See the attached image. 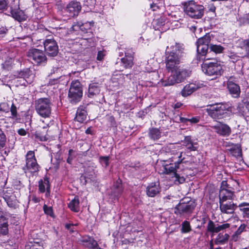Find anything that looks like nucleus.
I'll return each instance as SVG.
<instances>
[{"label":"nucleus","mask_w":249,"mask_h":249,"mask_svg":"<svg viewBox=\"0 0 249 249\" xmlns=\"http://www.w3.org/2000/svg\"><path fill=\"white\" fill-rule=\"evenodd\" d=\"M168 72L171 73L168 77L161 79L160 81L161 85L164 87L173 86L176 84L183 82L187 78L190 76L191 71L189 69L180 66Z\"/></svg>","instance_id":"1"},{"label":"nucleus","mask_w":249,"mask_h":249,"mask_svg":"<svg viewBox=\"0 0 249 249\" xmlns=\"http://www.w3.org/2000/svg\"><path fill=\"white\" fill-rule=\"evenodd\" d=\"M182 154V152L179 153L177 157L178 160L177 161H175L174 164L169 162L174 161V160L176 159L175 157L169 158V160H164L163 163L164 172L171 176L175 184L177 185L183 183L185 180V178L178 174L177 171V169L178 168L179 164L183 162V159H181Z\"/></svg>","instance_id":"2"},{"label":"nucleus","mask_w":249,"mask_h":249,"mask_svg":"<svg viewBox=\"0 0 249 249\" xmlns=\"http://www.w3.org/2000/svg\"><path fill=\"white\" fill-rule=\"evenodd\" d=\"M40 166L37 163L33 151H29L26 155V165L23 170L26 176L31 178L36 176L39 171Z\"/></svg>","instance_id":"3"},{"label":"nucleus","mask_w":249,"mask_h":249,"mask_svg":"<svg viewBox=\"0 0 249 249\" xmlns=\"http://www.w3.org/2000/svg\"><path fill=\"white\" fill-rule=\"evenodd\" d=\"M210 108L206 109L209 115L214 119L223 118L229 111L230 107L226 103H219L209 105Z\"/></svg>","instance_id":"4"},{"label":"nucleus","mask_w":249,"mask_h":249,"mask_svg":"<svg viewBox=\"0 0 249 249\" xmlns=\"http://www.w3.org/2000/svg\"><path fill=\"white\" fill-rule=\"evenodd\" d=\"M183 9L185 13L191 18L199 19L204 14L203 6L196 4L194 0L185 2Z\"/></svg>","instance_id":"5"},{"label":"nucleus","mask_w":249,"mask_h":249,"mask_svg":"<svg viewBox=\"0 0 249 249\" xmlns=\"http://www.w3.org/2000/svg\"><path fill=\"white\" fill-rule=\"evenodd\" d=\"M196 207V203L194 200L189 197L184 198L176 206L175 213L180 215L189 214L193 213Z\"/></svg>","instance_id":"6"},{"label":"nucleus","mask_w":249,"mask_h":249,"mask_svg":"<svg viewBox=\"0 0 249 249\" xmlns=\"http://www.w3.org/2000/svg\"><path fill=\"white\" fill-rule=\"evenodd\" d=\"M52 103L47 98H41L35 101V108L37 113L43 118L50 116L52 110Z\"/></svg>","instance_id":"7"},{"label":"nucleus","mask_w":249,"mask_h":249,"mask_svg":"<svg viewBox=\"0 0 249 249\" xmlns=\"http://www.w3.org/2000/svg\"><path fill=\"white\" fill-rule=\"evenodd\" d=\"M82 96L83 90L80 82L78 80L73 81L68 93L69 101L72 104H76L81 100Z\"/></svg>","instance_id":"8"},{"label":"nucleus","mask_w":249,"mask_h":249,"mask_svg":"<svg viewBox=\"0 0 249 249\" xmlns=\"http://www.w3.org/2000/svg\"><path fill=\"white\" fill-rule=\"evenodd\" d=\"M202 71L208 75L218 76L221 74L222 67L219 62L213 60L210 62H204L201 65Z\"/></svg>","instance_id":"9"},{"label":"nucleus","mask_w":249,"mask_h":249,"mask_svg":"<svg viewBox=\"0 0 249 249\" xmlns=\"http://www.w3.org/2000/svg\"><path fill=\"white\" fill-rule=\"evenodd\" d=\"M181 55L176 52H170L166 54V69L168 71L179 67L180 63Z\"/></svg>","instance_id":"10"},{"label":"nucleus","mask_w":249,"mask_h":249,"mask_svg":"<svg viewBox=\"0 0 249 249\" xmlns=\"http://www.w3.org/2000/svg\"><path fill=\"white\" fill-rule=\"evenodd\" d=\"M27 55L32 60V63L36 65L41 64L47 61V58L44 52L40 50L33 48L29 50Z\"/></svg>","instance_id":"11"},{"label":"nucleus","mask_w":249,"mask_h":249,"mask_svg":"<svg viewBox=\"0 0 249 249\" xmlns=\"http://www.w3.org/2000/svg\"><path fill=\"white\" fill-rule=\"evenodd\" d=\"M44 47L47 55L51 57L56 56L58 53V46L53 39H47L44 41Z\"/></svg>","instance_id":"12"},{"label":"nucleus","mask_w":249,"mask_h":249,"mask_svg":"<svg viewBox=\"0 0 249 249\" xmlns=\"http://www.w3.org/2000/svg\"><path fill=\"white\" fill-rule=\"evenodd\" d=\"M123 192L124 188L122 180L118 178L114 182L111 188V191L109 194L110 198L112 200H118L123 194Z\"/></svg>","instance_id":"13"},{"label":"nucleus","mask_w":249,"mask_h":249,"mask_svg":"<svg viewBox=\"0 0 249 249\" xmlns=\"http://www.w3.org/2000/svg\"><path fill=\"white\" fill-rule=\"evenodd\" d=\"M81 10L80 3L74 0L70 2L65 9V11L68 14V16L71 17L77 16Z\"/></svg>","instance_id":"14"},{"label":"nucleus","mask_w":249,"mask_h":249,"mask_svg":"<svg viewBox=\"0 0 249 249\" xmlns=\"http://www.w3.org/2000/svg\"><path fill=\"white\" fill-rule=\"evenodd\" d=\"M219 208L222 213L226 214H233L237 208L236 204L232 201L226 202V201H219Z\"/></svg>","instance_id":"15"},{"label":"nucleus","mask_w":249,"mask_h":249,"mask_svg":"<svg viewBox=\"0 0 249 249\" xmlns=\"http://www.w3.org/2000/svg\"><path fill=\"white\" fill-rule=\"evenodd\" d=\"M230 226L231 225L229 223H225L220 225H217L216 226L213 221L210 220L207 224V230L208 232L213 233H218L221 231L229 229L230 227Z\"/></svg>","instance_id":"16"},{"label":"nucleus","mask_w":249,"mask_h":249,"mask_svg":"<svg viewBox=\"0 0 249 249\" xmlns=\"http://www.w3.org/2000/svg\"><path fill=\"white\" fill-rule=\"evenodd\" d=\"M212 127L215 130L217 134L223 136H229L231 132V129L228 125L220 122L212 126Z\"/></svg>","instance_id":"17"},{"label":"nucleus","mask_w":249,"mask_h":249,"mask_svg":"<svg viewBox=\"0 0 249 249\" xmlns=\"http://www.w3.org/2000/svg\"><path fill=\"white\" fill-rule=\"evenodd\" d=\"M160 192L159 182H152L146 188V194L149 197H154Z\"/></svg>","instance_id":"18"},{"label":"nucleus","mask_w":249,"mask_h":249,"mask_svg":"<svg viewBox=\"0 0 249 249\" xmlns=\"http://www.w3.org/2000/svg\"><path fill=\"white\" fill-rule=\"evenodd\" d=\"M16 7H14L13 5H11V14L12 17L17 21L21 22L25 20L27 17L24 14V12L20 10L16 9Z\"/></svg>","instance_id":"19"},{"label":"nucleus","mask_w":249,"mask_h":249,"mask_svg":"<svg viewBox=\"0 0 249 249\" xmlns=\"http://www.w3.org/2000/svg\"><path fill=\"white\" fill-rule=\"evenodd\" d=\"M81 242L84 246L89 249H102L99 247L97 242L91 237L86 236L83 237Z\"/></svg>","instance_id":"20"},{"label":"nucleus","mask_w":249,"mask_h":249,"mask_svg":"<svg viewBox=\"0 0 249 249\" xmlns=\"http://www.w3.org/2000/svg\"><path fill=\"white\" fill-rule=\"evenodd\" d=\"M227 87L230 93L234 98H238L240 94V88L239 85L232 81H229Z\"/></svg>","instance_id":"21"},{"label":"nucleus","mask_w":249,"mask_h":249,"mask_svg":"<svg viewBox=\"0 0 249 249\" xmlns=\"http://www.w3.org/2000/svg\"><path fill=\"white\" fill-rule=\"evenodd\" d=\"M86 107L80 106L77 109L75 120L80 123H83L87 119V112Z\"/></svg>","instance_id":"22"},{"label":"nucleus","mask_w":249,"mask_h":249,"mask_svg":"<svg viewBox=\"0 0 249 249\" xmlns=\"http://www.w3.org/2000/svg\"><path fill=\"white\" fill-rule=\"evenodd\" d=\"M25 249H44L43 242L39 239H32L27 243Z\"/></svg>","instance_id":"23"},{"label":"nucleus","mask_w":249,"mask_h":249,"mask_svg":"<svg viewBox=\"0 0 249 249\" xmlns=\"http://www.w3.org/2000/svg\"><path fill=\"white\" fill-rule=\"evenodd\" d=\"M234 196V192L230 189L220 190L219 201H226L227 200H233Z\"/></svg>","instance_id":"24"},{"label":"nucleus","mask_w":249,"mask_h":249,"mask_svg":"<svg viewBox=\"0 0 249 249\" xmlns=\"http://www.w3.org/2000/svg\"><path fill=\"white\" fill-rule=\"evenodd\" d=\"M197 88V86L194 83L187 84L181 91L180 94L183 97H187L192 94Z\"/></svg>","instance_id":"25"},{"label":"nucleus","mask_w":249,"mask_h":249,"mask_svg":"<svg viewBox=\"0 0 249 249\" xmlns=\"http://www.w3.org/2000/svg\"><path fill=\"white\" fill-rule=\"evenodd\" d=\"M100 85L98 83H92L89 85L88 94L89 97L92 98L100 93Z\"/></svg>","instance_id":"26"},{"label":"nucleus","mask_w":249,"mask_h":249,"mask_svg":"<svg viewBox=\"0 0 249 249\" xmlns=\"http://www.w3.org/2000/svg\"><path fill=\"white\" fill-rule=\"evenodd\" d=\"M229 237L227 233H219L215 239L214 243L216 245H224L228 242Z\"/></svg>","instance_id":"27"},{"label":"nucleus","mask_w":249,"mask_h":249,"mask_svg":"<svg viewBox=\"0 0 249 249\" xmlns=\"http://www.w3.org/2000/svg\"><path fill=\"white\" fill-rule=\"evenodd\" d=\"M39 190L40 192L44 193L46 189L47 193H50V184L49 179L47 178L41 179L38 182Z\"/></svg>","instance_id":"28"},{"label":"nucleus","mask_w":249,"mask_h":249,"mask_svg":"<svg viewBox=\"0 0 249 249\" xmlns=\"http://www.w3.org/2000/svg\"><path fill=\"white\" fill-rule=\"evenodd\" d=\"M210 49L209 45H197V52L198 53L201 54L202 56H204V59L210 60L211 58L208 56L207 53Z\"/></svg>","instance_id":"29"},{"label":"nucleus","mask_w":249,"mask_h":249,"mask_svg":"<svg viewBox=\"0 0 249 249\" xmlns=\"http://www.w3.org/2000/svg\"><path fill=\"white\" fill-rule=\"evenodd\" d=\"M244 218L249 219V203L243 202L238 205Z\"/></svg>","instance_id":"30"},{"label":"nucleus","mask_w":249,"mask_h":249,"mask_svg":"<svg viewBox=\"0 0 249 249\" xmlns=\"http://www.w3.org/2000/svg\"><path fill=\"white\" fill-rule=\"evenodd\" d=\"M161 132L158 128H151L148 132L149 137L153 140H159L161 137Z\"/></svg>","instance_id":"31"},{"label":"nucleus","mask_w":249,"mask_h":249,"mask_svg":"<svg viewBox=\"0 0 249 249\" xmlns=\"http://www.w3.org/2000/svg\"><path fill=\"white\" fill-rule=\"evenodd\" d=\"M69 208L72 211L78 212L79 211V200L78 196H76L71 200L68 205Z\"/></svg>","instance_id":"32"},{"label":"nucleus","mask_w":249,"mask_h":249,"mask_svg":"<svg viewBox=\"0 0 249 249\" xmlns=\"http://www.w3.org/2000/svg\"><path fill=\"white\" fill-rule=\"evenodd\" d=\"M121 62L125 69L131 68L133 65V56L131 54L126 58H121Z\"/></svg>","instance_id":"33"},{"label":"nucleus","mask_w":249,"mask_h":249,"mask_svg":"<svg viewBox=\"0 0 249 249\" xmlns=\"http://www.w3.org/2000/svg\"><path fill=\"white\" fill-rule=\"evenodd\" d=\"M170 48L172 49L171 52H176L177 53L180 54L181 56H182V53H183L184 51L183 45L182 44L176 43L175 45L171 46Z\"/></svg>","instance_id":"34"},{"label":"nucleus","mask_w":249,"mask_h":249,"mask_svg":"<svg viewBox=\"0 0 249 249\" xmlns=\"http://www.w3.org/2000/svg\"><path fill=\"white\" fill-rule=\"evenodd\" d=\"M3 198L9 207H13L15 206L16 199L13 195H4Z\"/></svg>","instance_id":"35"},{"label":"nucleus","mask_w":249,"mask_h":249,"mask_svg":"<svg viewBox=\"0 0 249 249\" xmlns=\"http://www.w3.org/2000/svg\"><path fill=\"white\" fill-rule=\"evenodd\" d=\"M211 40L209 35H205V36L199 38L197 41V45H209Z\"/></svg>","instance_id":"36"},{"label":"nucleus","mask_w":249,"mask_h":249,"mask_svg":"<svg viewBox=\"0 0 249 249\" xmlns=\"http://www.w3.org/2000/svg\"><path fill=\"white\" fill-rule=\"evenodd\" d=\"M192 230L190 222L187 221H184L181 224V232L182 233H188Z\"/></svg>","instance_id":"37"},{"label":"nucleus","mask_w":249,"mask_h":249,"mask_svg":"<svg viewBox=\"0 0 249 249\" xmlns=\"http://www.w3.org/2000/svg\"><path fill=\"white\" fill-rule=\"evenodd\" d=\"M246 227L247 225L245 224H241L238 228L237 230L235 232L234 234L233 235L232 238L234 240H236L238 236L245 231Z\"/></svg>","instance_id":"38"},{"label":"nucleus","mask_w":249,"mask_h":249,"mask_svg":"<svg viewBox=\"0 0 249 249\" xmlns=\"http://www.w3.org/2000/svg\"><path fill=\"white\" fill-rule=\"evenodd\" d=\"M224 49L221 45L211 44L210 46V51L209 53H210L211 52H214L216 53H221L223 52Z\"/></svg>","instance_id":"39"},{"label":"nucleus","mask_w":249,"mask_h":249,"mask_svg":"<svg viewBox=\"0 0 249 249\" xmlns=\"http://www.w3.org/2000/svg\"><path fill=\"white\" fill-rule=\"evenodd\" d=\"M163 149L166 152L171 153V154L174 155L177 154L176 150H175V146L173 144L170 143L168 145L164 146Z\"/></svg>","instance_id":"40"},{"label":"nucleus","mask_w":249,"mask_h":249,"mask_svg":"<svg viewBox=\"0 0 249 249\" xmlns=\"http://www.w3.org/2000/svg\"><path fill=\"white\" fill-rule=\"evenodd\" d=\"M8 222L0 223V233L6 235L8 232Z\"/></svg>","instance_id":"41"},{"label":"nucleus","mask_w":249,"mask_h":249,"mask_svg":"<svg viewBox=\"0 0 249 249\" xmlns=\"http://www.w3.org/2000/svg\"><path fill=\"white\" fill-rule=\"evenodd\" d=\"M242 42L243 48L245 51V56L249 57V38L243 40Z\"/></svg>","instance_id":"42"},{"label":"nucleus","mask_w":249,"mask_h":249,"mask_svg":"<svg viewBox=\"0 0 249 249\" xmlns=\"http://www.w3.org/2000/svg\"><path fill=\"white\" fill-rule=\"evenodd\" d=\"M6 137L3 132L0 130V149L3 148L6 143Z\"/></svg>","instance_id":"43"},{"label":"nucleus","mask_w":249,"mask_h":249,"mask_svg":"<svg viewBox=\"0 0 249 249\" xmlns=\"http://www.w3.org/2000/svg\"><path fill=\"white\" fill-rule=\"evenodd\" d=\"M8 3L6 0H0V13L3 12L7 9Z\"/></svg>","instance_id":"44"},{"label":"nucleus","mask_w":249,"mask_h":249,"mask_svg":"<svg viewBox=\"0 0 249 249\" xmlns=\"http://www.w3.org/2000/svg\"><path fill=\"white\" fill-rule=\"evenodd\" d=\"M100 161L103 165L107 167L108 165V157H101L100 158Z\"/></svg>","instance_id":"45"},{"label":"nucleus","mask_w":249,"mask_h":249,"mask_svg":"<svg viewBox=\"0 0 249 249\" xmlns=\"http://www.w3.org/2000/svg\"><path fill=\"white\" fill-rule=\"evenodd\" d=\"M77 225V224L74 225L73 224L69 223V224H66L65 226V228L67 229V230H69L70 232H73L75 231H76L74 227Z\"/></svg>","instance_id":"46"},{"label":"nucleus","mask_w":249,"mask_h":249,"mask_svg":"<svg viewBox=\"0 0 249 249\" xmlns=\"http://www.w3.org/2000/svg\"><path fill=\"white\" fill-rule=\"evenodd\" d=\"M197 145V143H194L193 142L189 143V144H185V146L187 147V148L191 150V151H196L197 149V147L196 146Z\"/></svg>","instance_id":"47"},{"label":"nucleus","mask_w":249,"mask_h":249,"mask_svg":"<svg viewBox=\"0 0 249 249\" xmlns=\"http://www.w3.org/2000/svg\"><path fill=\"white\" fill-rule=\"evenodd\" d=\"M8 222L7 219L6 218L4 213L0 209V223Z\"/></svg>","instance_id":"48"},{"label":"nucleus","mask_w":249,"mask_h":249,"mask_svg":"<svg viewBox=\"0 0 249 249\" xmlns=\"http://www.w3.org/2000/svg\"><path fill=\"white\" fill-rule=\"evenodd\" d=\"M230 187L229 185L227 183V182L226 181H222L221 183V186H220V190H225L227 189H229Z\"/></svg>","instance_id":"49"},{"label":"nucleus","mask_w":249,"mask_h":249,"mask_svg":"<svg viewBox=\"0 0 249 249\" xmlns=\"http://www.w3.org/2000/svg\"><path fill=\"white\" fill-rule=\"evenodd\" d=\"M10 110L12 115L13 116H16L17 115V108L13 104L11 106Z\"/></svg>","instance_id":"50"},{"label":"nucleus","mask_w":249,"mask_h":249,"mask_svg":"<svg viewBox=\"0 0 249 249\" xmlns=\"http://www.w3.org/2000/svg\"><path fill=\"white\" fill-rule=\"evenodd\" d=\"M185 120L187 121H189L192 123H198L199 121L198 118L197 117H193L191 119H184Z\"/></svg>","instance_id":"51"},{"label":"nucleus","mask_w":249,"mask_h":249,"mask_svg":"<svg viewBox=\"0 0 249 249\" xmlns=\"http://www.w3.org/2000/svg\"><path fill=\"white\" fill-rule=\"evenodd\" d=\"M184 142V143H185V144H189V143L193 142L192 141L191 136L185 137Z\"/></svg>","instance_id":"52"},{"label":"nucleus","mask_w":249,"mask_h":249,"mask_svg":"<svg viewBox=\"0 0 249 249\" xmlns=\"http://www.w3.org/2000/svg\"><path fill=\"white\" fill-rule=\"evenodd\" d=\"M157 24L160 26L163 25L164 24V22H165V20H164V18H160L157 19Z\"/></svg>","instance_id":"53"},{"label":"nucleus","mask_w":249,"mask_h":249,"mask_svg":"<svg viewBox=\"0 0 249 249\" xmlns=\"http://www.w3.org/2000/svg\"><path fill=\"white\" fill-rule=\"evenodd\" d=\"M103 56H104V55H103V52H101V51H99L98 53V55H97V59L98 60H101L103 58Z\"/></svg>","instance_id":"54"},{"label":"nucleus","mask_w":249,"mask_h":249,"mask_svg":"<svg viewBox=\"0 0 249 249\" xmlns=\"http://www.w3.org/2000/svg\"><path fill=\"white\" fill-rule=\"evenodd\" d=\"M7 29L4 27H0V35H3L6 33Z\"/></svg>","instance_id":"55"},{"label":"nucleus","mask_w":249,"mask_h":249,"mask_svg":"<svg viewBox=\"0 0 249 249\" xmlns=\"http://www.w3.org/2000/svg\"><path fill=\"white\" fill-rule=\"evenodd\" d=\"M93 178L94 177L93 175L91 174L90 175H88L86 173V176L84 177V178L85 179V183L87 182L86 180L87 178H89V179H92V178Z\"/></svg>","instance_id":"56"},{"label":"nucleus","mask_w":249,"mask_h":249,"mask_svg":"<svg viewBox=\"0 0 249 249\" xmlns=\"http://www.w3.org/2000/svg\"><path fill=\"white\" fill-rule=\"evenodd\" d=\"M18 133L19 135L21 136H24L26 134V131L23 129H20L18 131Z\"/></svg>","instance_id":"57"},{"label":"nucleus","mask_w":249,"mask_h":249,"mask_svg":"<svg viewBox=\"0 0 249 249\" xmlns=\"http://www.w3.org/2000/svg\"><path fill=\"white\" fill-rule=\"evenodd\" d=\"M73 157L71 156H69L68 158L67 159V162L68 163L71 164L72 162V160H73Z\"/></svg>","instance_id":"58"},{"label":"nucleus","mask_w":249,"mask_h":249,"mask_svg":"<svg viewBox=\"0 0 249 249\" xmlns=\"http://www.w3.org/2000/svg\"><path fill=\"white\" fill-rule=\"evenodd\" d=\"M245 107L247 109L248 111L249 112V102H246L245 103Z\"/></svg>","instance_id":"59"},{"label":"nucleus","mask_w":249,"mask_h":249,"mask_svg":"<svg viewBox=\"0 0 249 249\" xmlns=\"http://www.w3.org/2000/svg\"><path fill=\"white\" fill-rule=\"evenodd\" d=\"M92 133V131H91V129L90 128H88L86 130V134H91Z\"/></svg>","instance_id":"60"},{"label":"nucleus","mask_w":249,"mask_h":249,"mask_svg":"<svg viewBox=\"0 0 249 249\" xmlns=\"http://www.w3.org/2000/svg\"><path fill=\"white\" fill-rule=\"evenodd\" d=\"M171 196H168L164 197V199L165 201L168 202V200H170L171 199Z\"/></svg>","instance_id":"61"},{"label":"nucleus","mask_w":249,"mask_h":249,"mask_svg":"<svg viewBox=\"0 0 249 249\" xmlns=\"http://www.w3.org/2000/svg\"><path fill=\"white\" fill-rule=\"evenodd\" d=\"M210 249H213V244L212 240L210 242Z\"/></svg>","instance_id":"62"},{"label":"nucleus","mask_w":249,"mask_h":249,"mask_svg":"<svg viewBox=\"0 0 249 249\" xmlns=\"http://www.w3.org/2000/svg\"><path fill=\"white\" fill-rule=\"evenodd\" d=\"M74 151L72 149H70L69 151V156L72 157V154L74 153Z\"/></svg>","instance_id":"63"},{"label":"nucleus","mask_w":249,"mask_h":249,"mask_svg":"<svg viewBox=\"0 0 249 249\" xmlns=\"http://www.w3.org/2000/svg\"><path fill=\"white\" fill-rule=\"evenodd\" d=\"M131 54L133 56V54L131 53H125V57L124 58L128 57L130 56V55Z\"/></svg>","instance_id":"64"}]
</instances>
